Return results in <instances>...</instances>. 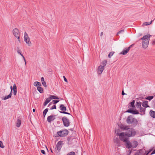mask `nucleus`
Listing matches in <instances>:
<instances>
[{"label":"nucleus","instance_id":"7c9ffc66","mask_svg":"<svg viewBox=\"0 0 155 155\" xmlns=\"http://www.w3.org/2000/svg\"><path fill=\"white\" fill-rule=\"evenodd\" d=\"M140 112H144L145 111V109L141 107L140 108Z\"/></svg>","mask_w":155,"mask_h":155},{"label":"nucleus","instance_id":"79ce46f5","mask_svg":"<svg viewBox=\"0 0 155 155\" xmlns=\"http://www.w3.org/2000/svg\"><path fill=\"white\" fill-rule=\"evenodd\" d=\"M59 101L58 100H53L52 102H53V104H56Z\"/></svg>","mask_w":155,"mask_h":155},{"label":"nucleus","instance_id":"f8f14e48","mask_svg":"<svg viewBox=\"0 0 155 155\" xmlns=\"http://www.w3.org/2000/svg\"><path fill=\"white\" fill-rule=\"evenodd\" d=\"M17 52H18V53L20 54L21 55V56L22 57L24 61H25V65H26V60H25V58L24 57V56L22 55V54H21V50L19 48H18V47H17Z\"/></svg>","mask_w":155,"mask_h":155},{"label":"nucleus","instance_id":"58836bf2","mask_svg":"<svg viewBox=\"0 0 155 155\" xmlns=\"http://www.w3.org/2000/svg\"><path fill=\"white\" fill-rule=\"evenodd\" d=\"M114 142L117 143L119 141V139L118 138H116V139H114Z\"/></svg>","mask_w":155,"mask_h":155},{"label":"nucleus","instance_id":"c756f323","mask_svg":"<svg viewBox=\"0 0 155 155\" xmlns=\"http://www.w3.org/2000/svg\"><path fill=\"white\" fill-rule=\"evenodd\" d=\"M48 111V109L47 108L45 110H44L43 113V115H44V117H45V116L47 113Z\"/></svg>","mask_w":155,"mask_h":155},{"label":"nucleus","instance_id":"9d476101","mask_svg":"<svg viewBox=\"0 0 155 155\" xmlns=\"http://www.w3.org/2000/svg\"><path fill=\"white\" fill-rule=\"evenodd\" d=\"M132 45H131L127 48H125L124 49L123 51L120 53V54H122L123 55H125L127 54L129 51L130 48V47L132 46Z\"/></svg>","mask_w":155,"mask_h":155},{"label":"nucleus","instance_id":"423d86ee","mask_svg":"<svg viewBox=\"0 0 155 155\" xmlns=\"http://www.w3.org/2000/svg\"><path fill=\"white\" fill-rule=\"evenodd\" d=\"M12 34L14 36L17 38L18 41L20 42V32L18 29L15 28L12 30Z\"/></svg>","mask_w":155,"mask_h":155},{"label":"nucleus","instance_id":"e2e57ef3","mask_svg":"<svg viewBox=\"0 0 155 155\" xmlns=\"http://www.w3.org/2000/svg\"><path fill=\"white\" fill-rule=\"evenodd\" d=\"M131 153V151H130V154Z\"/></svg>","mask_w":155,"mask_h":155},{"label":"nucleus","instance_id":"e433bc0d","mask_svg":"<svg viewBox=\"0 0 155 155\" xmlns=\"http://www.w3.org/2000/svg\"><path fill=\"white\" fill-rule=\"evenodd\" d=\"M106 63H107V61H103L102 62V64L103 65H102V66H104V67H105V66L106 65Z\"/></svg>","mask_w":155,"mask_h":155},{"label":"nucleus","instance_id":"412c9836","mask_svg":"<svg viewBox=\"0 0 155 155\" xmlns=\"http://www.w3.org/2000/svg\"><path fill=\"white\" fill-rule=\"evenodd\" d=\"M21 124V120L19 119H18L17 120V122L16 123V126L18 127H19L20 126Z\"/></svg>","mask_w":155,"mask_h":155},{"label":"nucleus","instance_id":"20e7f679","mask_svg":"<svg viewBox=\"0 0 155 155\" xmlns=\"http://www.w3.org/2000/svg\"><path fill=\"white\" fill-rule=\"evenodd\" d=\"M138 145V142L135 140H133L130 142L129 140L127 144H125L126 147L127 148H136Z\"/></svg>","mask_w":155,"mask_h":155},{"label":"nucleus","instance_id":"f03ea898","mask_svg":"<svg viewBox=\"0 0 155 155\" xmlns=\"http://www.w3.org/2000/svg\"><path fill=\"white\" fill-rule=\"evenodd\" d=\"M151 36V35H147L140 38V39L143 40L142 46L143 48H146L148 47L150 38Z\"/></svg>","mask_w":155,"mask_h":155},{"label":"nucleus","instance_id":"473e14b6","mask_svg":"<svg viewBox=\"0 0 155 155\" xmlns=\"http://www.w3.org/2000/svg\"><path fill=\"white\" fill-rule=\"evenodd\" d=\"M5 146L3 145V143L2 141H0V147L3 148Z\"/></svg>","mask_w":155,"mask_h":155},{"label":"nucleus","instance_id":"5fc2aeb1","mask_svg":"<svg viewBox=\"0 0 155 155\" xmlns=\"http://www.w3.org/2000/svg\"><path fill=\"white\" fill-rule=\"evenodd\" d=\"M134 155H139L138 153H136Z\"/></svg>","mask_w":155,"mask_h":155},{"label":"nucleus","instance_id":"9b49d317","mask_svg":"<svg viewBox=\"0 0 155 155\" xmlns=\"http://www.w3.org/2000/svg\"><path fill=\"white\" fill-rule=\"evenodd\" d=\"M104 69V66H102V65L99 66L97 70L98 74L100 75Z\"/></svg>","mask_w":155,"mask_h":155},{"label":"nucleus","instance_id":"6e6552de","mask_svg":"<svg viewBox=\"0 0 155 155\" xmlns=\"http://www.w3.org/2000/svg\"><path fill=\"white\" fill-rule=\"evenodd\" d=\"M68 133V131L67 130H60L58 131L57 134L58 136H55L56 137L58 136L63 137L67 136Z\"/></svg>","mask_w":155,"mask_h":155},{"label":"nucleus","instance_id":"b1692460","mask_svg":"<svg viewBox=\"0 0 155 155\" xmlns=\"http://www.w3.org/2000/svg\"><path fill=\"white\" fill-rule=\"evenodd\" d=\"M136 106L137 108H140L141 107V102H137L136 103Z\"/></svg>","mask_w":155,"mask_h":155},{"label":"nucleus","instance_id":"7ed1b4c3","mask_svg":"<svg viewBox=\"0 0 155 155\" xmlns=\"http://www.w3.org/2000/svg\"><path fill=\"white\" fill-rule=\"evenodd\" d=\"M126 122L128 124H132L135 126L137 125L138 122L137 120L131 115L127 117Z\"/></svg>","mask_w":155,"mask_h":155},{"label":"nucleus","instance_id":"a19ab883","mask_svg":"<svg viewBox=\"0 0 155 155\" xmlns=\"http://www.w3.org/2000/svg\"><path fill=\"white\" fill-rule=\"evenodd\" d=\"M42 84L45 87H46L47 85L45 81H44L43 82H42Z\"/></svg>","mask_w":155,"mask_h":155},{"label":"nucleus","instance_id":"49530a36","mask_svg":"<svg viewBox=\"0 0 155 155\" xmlns=\"http://www.w3.org/2000/svg\"><path fill=\"white\" fill-rule=\"evenodd\" d=\"M41 153H43V154H45V152L44 150H41Z\"/></svg>","mask_w":155,"mask_h":155},{"label":"nucleus","instance_id":"4c0bfd02","mask_svg":"<svg viewBox=\"0 0 155 155\" xmlns=\"http://www.w3.org/2000/svg\"><path fill=\"white\" fill-rule=\"evenodd\" d=\"M124 31V30H122L119 31L117 33V35H118L121 33L123 32Z\"/></svg>","mask_w":155,"mask_h":155},{"label":"nucleus","instance_id":"393cba45","mask_svg":"<svg viewBox=\"0 0 155 155\" xmlns=\"http://www.w3.org/2000/svg\"><path fill=\"white\" fill-rule=\"evenodd\" d=\"M49 97L50 98L51 100L54 99H59V98L58 97L54 95H50Z\"/></svg>","mask_w":155,"mask_h":155},{"label":"nucleus","instance_id":"f3484780","mask_svg":"<svg viewBox=\"0 0 155 155\" xmlns=\"http://www.w3.org/2000/svg\"><path fill=\"white\" fill-rule=\"evenodd\" d=\"M142 105L143 107H149L148 105V101H145L143 102L142 104Z\"/></svg>","mask_w":155,"mask_h":155},{"label":"nucleus","instance_id":"603ef678","mask_svg":"<svg viewBox=\"0 0 155 155\" xmlns=\"http://www.w3.org/2000/svg\"><path fill=\"white\" fill-rule=\"evenodd\" d=\"M125 94L124 93V91H122V95H124Z\"/></svg>","mask_w":155,"mask_h":155},{"label":"nucleus","instance_id":"0eeeda50","mask_svg":"<svg viewBox=\"0 0 155 155\" xmlns=\"http://www.w3.org/2000/svg\"><path fill=\"white\" fill-rule=\"evenodd\" d=\"M24 40L28 46H31L32 44L30 40V38L29 37L28 34L26 32L24 33Z\"/></svg>","mask_w":155,"mask_h":155},{"label":"nucleus","instance_id":"c9c22d12","mask_svg":"<svg viewBox=\"0 0 155 155\" xmlns=\"http://www.w3.org/2000/svg\"><path fill=\"white\" fill-rule=\"evenodd\" d=\"M75 153L74 152H71L68 153L67 155H75Z\"/></svg>","mask_w":155,"mask_h":155},{"label":"nucleus","instance_id":"72a5a7b5","mask_svg":"<svg viewBox=\"0 0 155 155\" xmlns=\"http://www.w3.org/2000/svg\"><path fill=\"white\" fill-rule=\"evenodd\" d=\"M153 98V96H150L148 97L146 99L147 100H150Z\"/></svg>","mask_w":155,"mask_h":155},{"label":"nucleus","instance_id":"4d7b16f0","mask_svg":"<svg viewBox=\"0 0 155 155\" xmlns=\"http://www.w3.org/2000/svg\"><path fill=\"white\" fill-rule=\"evenodd\" d=\"M33 112H35V109H33Z\"/></svg>","mask_w":155,"mask_h":155},{"label":"nucleus","instance_id":"aec40b11","mask_svg":"<svg viewBox=\"0 0 155 155\" xmlns=\"http://www.w3.org/2000/svg\"><path fill=\"white\" fill-rule=\"evenodd\" d=\"M60 110L63 111H64L66 110V107L63 104H61L60 106Z\"/></svg>","mask_w":155,"mask_h":155},{"label":"nucleus","instance_id":"6e6d98bb","mask_svg":"<svg viewBox=\"0 0 155 155\" xmlns=\"http://www.w3.org/2000/svg\"><path fill=\"white\" fill-rule=\"evenodd\" d=\"M56 154L57 155H58L59 154V153H58V152H57L56 150Z\"/></svg>","mask_w":155,"mask_h":155},{"label":"nucleus","instance_id":"bb28decb","mask_svg":"<svg viewBox=\"0 0 155 155\" xmlns=\"http://www.w3.org/2000/svg\"><path fill=\"white\" fill-rule=\"evenodd\" d=\"M152 21H150L149 22H144L143 23V25L147 26V25H150L152 23Z\"/></svg>","mask_w":155,"mask_h":155},{"label":"nucleus","instance_id":"4468645a","mask_svg":"<svg viewBox=\"0 0 155 155\" xmlns=\"http://www.w3.org/2000/svg\"><path fill=\"white\" fill-rule=\"evenodd\" d=\"M55 115H51L48 116L47 118V120L49 122L55 119Z\"/></svg>","mask_w":155,"mask_h":155},{"label":"nucleus","instance_id":"dca6fc26","mask_svg":"<svg viewBox=\"0 0 155 155\" xmlns=\"http://www.w3.org/2000/svg\"><path fill=\"white\" fill-rule=\"evenodd\" d=\"M13 94L15 95L17 93V87L16 84H14L13 86Z\"/></svg>","mask_w":155,"mask_h":155},{"label":"nucleus","instance_id":"3c124183","mask_svg":"<svg viewBox=\"0 0 155 155\" xmlns=\"http://www.w3.org/2000/svg\"><path fill=\"white\" fill-rule=\"evenodd\" d=\"M152 44L153 45H155V40L153 41V42H152Z\"/></svg>","mask_w":155,"mask_h":155},{"label":"nucleus","instance_id":"39448f33","mask_svg":"<svg viewBox=\"0 0 155 155\" xmlns=\"http://www.w3.org/2000/svg\"><path fill=\"white\" fill-rule=\"evenodd\" d=\"M126 134L127 137H134L136 135V131L134 129L130 128L127 131Z\"/></svg>","mask_w":155,"mask_h":155},{"label":"nucleus","instance_id":"bf43d9fd","mask_svg":"<svg viewBox=\"0 0 155 155\" xmlns=\"http://www.w3.org/2000/svg\"><path fill=\"white\" fill-rule=\"evenodd\" d=\"M51 152L52 153H53V151H52V150H51Z\"/></svg>","mask_w":155,"mask_h":155},{"label":"nucleus","instance_id":"6ab92c4d","mask_svg":"<svg viewBox=\"0 0 155 155\" xmlns=\"http://www.w3.org/2000/svg\"><path fill=\"white\" fill-rule=\"evenodd\" d=\"M51 100L49 97L47 98L45 102L44 103V105L45 106H46L47 104L50 102Z\"/></svg>","mask_w":155,"mask_h":155},{"label":"nucleus","instance_id":"37998d69","mask_svg":"<svg viewBox=\"0 0 155 155\" xmlns=\"http://www.w3.org/2000/svg\"><path fill=\"white\" fill-rule=\"evenodd\" d=\"M60 112L61 113H63V114H70L69 113L65 112L64 111H60Z\"/></svg>","mask_w":155,"mask_h":155},{"label":"nucleus","instance_id":"a18cd8bd","mask_svg":"<svg viewBox=\"0 0 155 155\" xmlns=\"http://www.w3.org/2000/svg\"><path fill=\"white\" fill-rule=\"evenodd\" d=\"M10 88V89H11L10 93H11V94H12V90H13V87H12V86H11Z\"/></svg>","mask_w":155,"mask_h":155},{"label":"nucleus","instance_id":"0e129e2a","mask_svg":"<svg viewBox=\"0 0 155 155\" xmlns=\"http://www.w3.org/2000/svg\"><path fill=\"white\" fill-rule=\"evenodd\" d=\"M51 103L50 104H49V105H50V104H51Z\"/></svg>","mask_w":155,"mask_h":155},{"label":"nucleus","instance_id":"4be33fe9","mask_svg":"<svg viewBox=\"0 0 155 155\" xmlns=\"http://www.w3.org/2000/svg\"><path fill=\"white\" fill-rule=\"evenodd\" d=\"M34 85L35 86H41V84L40 82L38 81H36L34 83Z\"/></svg>","mask_w":155,"mask_h":155},{"label":"nucleus","instance_id":"8fccbe9b","mask_svg":"<svg viewBox=\"0 0 155 155\" xmlns=\"http://www.w3.org/2000/svg\"><path fill=\"white\" fill-rule=\"evenodd\" d=\"M154 153H155V150L152 152L151 154H152Z\"/></svg>","mask_w":155,"mask_h":155},{"label":"nucleus","instance_id":"cd10ccee","mask_svg":"<svg viewBox=\"0 0 155 155\" xmlns=\"http://www.w3.org/2000/svg\"><path fill=\"white\" fill-rule=\"evenodd\" d=\"M135 101L134 100L132 101L130 103V107L132 108H134L135 107L134 105Z\"/></svg>","mask_w":155,"mask_h":155},{"label":"nucleus","instance_id":"ea45409f","mask_svg":"<svg viewBox=\"0 0 155 155\" xmlns=\"http://www.w3.org/2000/svg\"><path fill=\"white\" fill-rule=\"evenodd\" d=\"M42 84L45 87H46L47 85L45 81H44L43 82H42Z\"/></svg>","mask_w":155,"mask_h":155},{"label":"nucleus","instance_id":"09e8293b","mask_svg":"<svg viewBox=\"0 0 155 155\" xmlns=\"http://www.w3.org/2000/svg\"><path fill=\"white\" fill-rule=\"evenodd\" d=\"M64 81L65 82H66L67 83L68 82V81H67V78H64Z\"/></svg>","mask_w":155,"mask_h":155},{"label":"nucleus","instance_id":"a211bd4d","mask_svg":"<svg viewBox=\"0 0 155 155\" xmlns=\"http://www.w3.org/2000/svg\"><path fill=\"white\" fill-rule=\"evenodd\" d=\"M150 114L152 117L153 118H155V111L150 110Z\"/></svg>","mask_w":155,"mask_h":155},{"label":"nucleus","instance_id":"864d4df0","mask_svg":"<svg viewBox=\"0 0 155 155\" xmlns=\"http://www.w3.org/2000/svg\"><path fill=\"white\" fill-rule=\"evenodd\" d=\"M103 32H101L100 34V36H102L103 35Z\"/></svg>","mask_w":155,"mask_h":155},{"label":"nucleus","instance_id":"c03bdc74","mask_svg":"<svg viewBox=\"0 0 155 155\" xmlns=\"http://www.w3.org/2000/svg\"><path fill=\"white\" fill-rule=\"evenodd\" d=\"M56 109V106L55 105H54L53 107H52L51 108V110H53V109Z\"/></svg>","mask_w":155,"mask_h":155},{"label":"nucleus","instance_id":"1a4fd4ad","mask_svg":"<svg viewBox=\"0 0 155 155\" xmlns=\"http://www.w3.org/2000/svg\"><path fill=\"white\" fill-rule=\"evenodd\" d=\"M62 120L63 122L64 125L66 127H68L70 125V122L69 120L66 117H63L62 118Z\"/></svg>","mask_w":155,"mask_h":155},{"label":"nucleus","instance_id":"de8ad7c7","mask_svg":"<svg viewBox=\"0 0 155 155\" xmlns=\"http://www.w3.org/2000/svg\"><path fill=\"white\" fill-rule=\"evenodd\" d=\"M41 81L42 82L44 81V78H41Z\"/></svg>","mask_w":155,"mask_h":155},{"label":"nucleus","instance_id":"052dcab7","mask_svg":"<svg viewBox=\"0 0 155 155\" xmlns=\"http://www.w3.org/2000/svg\"><path fill=\"white\" fill-rule=\"evenodd\" d=\"M149 153V152H148V153H147V155H148V153Z\"/></svg>","mask_w":155,"mask_h":155},{"label":"nucleus","instance_id":"2f4dec72","mask_svg":"<svg viewBox=\"0 0 155 155\" xmlns=\"http://www.w3.org/2000/svg\"><path fill=\"white\" fill-rule=\"evenodd\" d=\"M114 52H110L108 54V57L110 58H111V57L113 55L114 53Z\"/></svg>","mask_w":155,"mask_h":155},{"label":"nucleus","instance_id":"f257e3e1","mask_svg":"<svg viewBox=\"0 0 155 155\" xmlns=\"http://www.w3.org/2000/svg\"><path fill=\"white\" fill-rule=\"evenodd\" d=\"M115 133L117 136H118L119 139L121 141L127 144L129 140V138L125 132H119L115 131Z\"/></svg>","mask_w":155,"mask_h":155},{"label":"nucleus","instance_id":"c85d7f7f","mask_svg":"<svg viewBox=\"0 0 155 155\" xmlns=\"http://www.w3.org/2000/svg\"><path fill=\"white\" fill-rule=\"evenodd\" d=\"M132 114H139V112L136 110H133L132 111Z\"/></svg>","mask_w":155,"mask_h":155},{"label":"nucleus","instance_id":"a878e982","mask_svg":"<svg viewBox=\"0 0 155 155\" xmlns=\"http://www.w3.org/2000/svg\"><path fill=\"white\" fill-rule=\"evenodd\" d=\"M12 95V94H11V93H10V94H9L8 95L6 96L3 99L4 100H5L8 99L10 98L11 97Z\"/></svg>","mask_w":155,"mask_h":155},{"label":"nucleus","instance_id":"f704fd0d","mask_svg":"<svg viewBox=\"0 0 155 155\" xmlns=\"http://www.w3.org/2000/svg\"><path fill=\"white\" fill-rule=\"evenodd\" d=\"M133 110L131 109H129L127 110L126 112H128V113H132V111H133Z\"/></svg>","mask_w":155,"mask_h":155},{"label":"nucleus","instance_id":"2eb2a0df","mask_svg":"<svg viewBox=\"0 0 155 155\" xmlns=\"http://www.w3.org/2000/svg\"><path fill=\"white\" fill-rule=\"evenodd\" d=\"M120 128L124 130H128L129 129V126H126V125H121V126L120 127Z\"/></svg>","mask_w":155,"mask_h":155},{"label":"nucleus","instance_id":"5701e85b","mask_svg":"<svg viewBox=\"0 0 155 155\" xmlns=\"http://www.w3.org/2000/svg\"><path fill=\"white\" fill-rule=\"evenodd\" d=\"M37 89L39 92L40 93H42L43 92V90L42 88L38 86L37 87Z\"/></svg>","mask_w":155,"mask_h":155},{"label":"nucleus","instance_id":"ddd939ff","mask_svg":"<svg viewBox=\"0 0 155 155\" xmlns=\"http://www.w3.org/2000/svg\"><path fill=\"white\" fill-rule=\"evenodd\" d=\"M62 142L61 141H59L57 143L56 145L57 149L58 150V152H59L61 150V147H62Z\"/></svg>","mask_w":155,"mask_h":155},{"label":"nucleus","instance_id":"13d9d810","mask_svg":"<svg viewBox=\"0 0 155 155\" xmlns=\"http://www.w3.org/2000/svg\"><path fill=\"white\" fill-rule=\"evenodd\" d=\"M45 147H46V148L47 150V151H48V148H47V147H46V146H45Z\"/></svg>","mask_w":155,"mask_h":155},{"label":"nucleus","instance_id":"680f3d73","mask_svg":"<svg viewBox=\"0 0 155 155\" xmlns=\"http://www.w3.org/2000/svg\"><path fill=\"white\" fill-rule=\"evenodd\" d=\"M63 78H65V76H63Z\"/></svg>","mask_w":155,"mask_h":155}]
</instances>
